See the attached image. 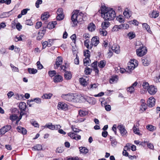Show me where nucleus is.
Returning a JSON list of instances; mask_svg holds the SVG:
<instances>
[{
    "label": "nucleus",
    "instance_id": "34",
    "mask_svg": "<svg viewBox=\"0 0 160 160\" xmlns=\"http://www.w3.org/2000/svg\"><path fill=\"white\" fill-rule=\"evenodd\" d=\"M52 95V94L51 93L45 94L42 96V98L43 99H49L51 98Z\"/></svg>",
    "mask_w": 160,
    "mask_h": 160
},
{
    "label": "nucleus",
    "instance_id": "3",
    "mask_svg": "<svg viewBox=\"0 0 160 160\" xmlns=\"http://www.w3.org/2000/svg\"><path fill=\"white\" fill-rule=\"evenodd\" d=\"M137 54L138 56L142 57L147 52V49L146 47L143 46H140L136 50Z\"/></svg>",
    "mask_w": 160,
    "mask_h": 160
},
{
    "label": "nucleus",
    "instance_id": "1",
    "mask_svg": "<svg viewBox=\"0 0 160 160\" xmlns=\"http://www.w3.org/2000/svg\"><path fill=\"white\" fill-rule=\"evenodd\" d=\"M102 16L105 20H112L114 19L116 16L115 11L112 9H108L105 10H102Z\"/></svg>",
    "mask_w": 160,
    "mask_h": 160
},
{
    "label": "nucleus",
    "instance_id": "25",
    "mask_svg": "<svg viewBox=\"0 0 160 160\" xmlns=\"http://www.w3.org/2000/svg\"><path fill=\"white\" fill-rule=\"evenodd\" d=\"M79 81L81 84L84 87L87 86L88 83L86 79L83 78H80L79 79Z\"/></svg>",
    "mask_w": 160,
    "mask_h": 160
},
{
    "label": "nucleus",
    "instance_id": "62",
    "mask_svg": "<svg viewBox=\"0 0 160 160\" xmlns=\"http://www.w3.org/2000/svg\"><path fill=\"white\" fill-rule=\"evenodd\" d=\"M100 34L101 35L103 36H105L107 34V32L104 29V30H102V31H100Z\"/></svg>",
    "mask_w": 160,
    "mask_h": 160
},
{
    "label": "nucleus",
    "instance_id": "28",
    "mask_svg": "<svg viewBox=\"0 0 160 160\" xmlns=\"http://www.w3.org/2000/svg\"><path fill=\"white\" fill-rule=\"evenodd\" d=\"M146 128L150 131H153L156 129L155 127L151 125H148L146 127Z\"/></svg>",
    "mask_w": 160,
    "mask_h": 160
},
{
    "label": "nucleus",
    "instance_id": "35",
    "mask_svg": "<svg viewBox=\"0 0 160 160\" xmlns=\"http://www.w3.org/2000/svg\"><path fill=\"white\" fill-rule=\"evenodd\" d=\"M34 101L37 103H40L41 102V99L39 98H35L33 99L28 100V102H31Z\"/></svg>",
    "mask_w": 160,
    "mask_h": 160
},
{
    "label": "nucleus",
    "instance_id": "43",
    "mask_svg": "<svg viewBox=\"0 0 160 160\" xmlns=\"http://www.w3.org/2000/svg\"><path fill=\"white\" fill-rule=\"evenodd\" d=\"M92 71V69L88 67H86L85 69L84 72L85 74L89 75Z\"/></svg>",
    "mask_w": 160,
    "mask_h": 160
},
{
    "label": "nucleus",
    "instance_id": "27",
    "mask_svg": "<svg viewBox=\"0 0 160 160\" xmlns=\"http://www.w3.org/2000/svg\"><path fill=\"white\" fill-rule=\"evenodd\" d=\"M53 125H52L51 123H47L45 125L42 126L43 128H48L51 130H53Z\"/></svg>",
    "mask_w": 160,
    "mask_h": 160
},
{
    "label": "nucleus",
    "instance_id": "44",
    "mask_svg": "<svg viewBox=\"0 0 160 160\" xmlns=\"http://www.w3.org/2000/svg\"><path fill=\"white\" fill-rule=\"evenodd\" d=\"M58 16L57 17V20L60 21L62 20L64 18V15L63 14H57Z\"/></svg>",
    "mask_w": 160,
    "mask_h": 160
},
{
    "label": "nucleus",
    "instance_id": "18",
    "mask_svg": "<svg viewBox=\"0 0 160 160\" xmlns=\"http://www.w3.org/2000/svg\"><path fill=\"white\" fill-rule=\"evenodd\" d=\"M57 24L56 21L52 22H49L47 25V27L50 29H51L54 28L55 27V26Z\"/></svg>",
    "mask_w": 160,
    "mask_h": 160
},
{
    "label": "nucleus",
    "instance_id": "61",
    "mask_svg": "<svg viewBox=\"0 0 160 160\" xmlns=\"http://www.w3.org/2000/svg\"><path fill=\"white\" fill-rule=\"evenodd\" d=\"M37 64L38 67V68L39 69H41L43 68V66L42 64L40 63V61H38L37 62Z\"/></svg>",
    "mask_w": 160,
    "mask_h": 160
},
{
    "label": "nucleus",
    "instance_id": "60",
    "mask_svg": "<svg viewBox=\"0 0 160 160\" xmlns=\"http://www.w3.org/2000/svg\"><path fill=\"white\" fill-rule=\"evenodd\" d=\"M98 86V83H94L92 84L90 86V89H95Z\"/></svg>",
    "mask_w": 160,
    "mask_h": 160
},
{
    "label": "nucleus",
    "instance_id": "37",
    "mask_svg": "<svg viewBox=\"0 0 160 160\" xmlns=\"http://www.w3.org/2000/svg\"><path fill=\"white\" fill-rule=\"evenodd\" d=\"M88 102L90 104H94L96 102V100L94 98L91 97L89 98V99H88Z\"/></svg>",
    "mask_w": 160,
    "mask_h": 160
},
{
    "label": "nucleus",
    "instance_id": "31",
    "mask_svg": "<svg viewBox=\"0 0 160 160\" xmlns=\"http://www.w3.org/2000/svg\"><path fill=\"white\" fill-rule=\"evenodd\" d=\"M42 146L40 144L36 145L32 148V150L34 151H40L42 149Z\"/></svg>",
    "mask_w": 160,
    "mask_h": 160
},
{
    "label": "nucleus",
    "instance_id": "20",
    "mask_svg": "<svg viewBox=\"0 0 160 160\" xmlns=\"http://www.w3.org/2000/svg\"><path fill=\"white\" fill-rule=\"evenodd\" d=\"M142 62L144 66H148L149 64L150 61L147 58L142 57Z\"/></svg>",
    "mask_w": 160,
    "mask_h": 160
},
{
    "label": "nucleus",
    "instance_id": "17",
    "mask_svg": "<svg viewBox=\"0 0 160 160\" xmlns=\"http://www.w3.org/2000/svg\"><path fill=\"white\" fill-rule=\"evenodd\" d=\"M18 107L21 111H25L26 108V105L24 102H21L19 104Z\"/></svg>",
    "mask_w": 160,
    "mask_h": 160
},
{
    "label": "nucleus",
    "instance_id": "7",
    "mask_svg": "<svg viewBox=\"0 0 160 160\" xmlns=\"http://www.w3.org/2000/svg\"><path fill=\"white\" fill-rule=\"evenodd\" d=\"M99 38L97 36L93 37L92 39L91 43L90 44V48H91L93 45L94 46H96L99 43Z\"/></svg>",
    "mask_w": 160,
    "mask_h": 160
},
{
    "label": "nucleus",
    "instance_id": "58",
    "mask_svg": "<svg viewBox=\"0 0 160 160\" xmlns=\"http://www.w3.org/2000/svg\"><path fill=\"white\" fill-rule=\"evenodd\" d=\"M42 25V23L41 22H37L35 26V28L36 29H39L40 28Z\"/></svg>",
    "mask_w": 160,
    "mask_h": 160
},
{
    "label": "nucleus",
    "instance_id": "54",
    "mask_svg": "<svg viewBox=\"0 0 160 160\" xmlns=\"http://www.w3.org/2000/svg\"><path fill=\"white\" fill-rule=\"evenodd\" d=\"M64 150L62 147H60L57 148L56 151V152L57 153H61Z\"/></svg>",
    "mask_w": 160,
    "mask_h": 160
},
{
    "label": "nucleus",
    "instance_id": "39",
    "mask_svg": "<svg viewBox=\"0 0 160 160\" xmlns=\"http://www.w3.org/2000/svg\"><path fill=\"white\" fill-rule=\"evenodd\" d=\"M28 71L30 74H35L37 72V70L33 68H28Z\"/></svg>",
    "mask_w": 160,
    "mask_h": 160
},
{
    "label": "nucleus",
    "instance_id": "4",
    "mask_svg": "<svg viewBox=\"0 0 160 160\" xmlns=\"http://www.w3.org/2000/svg\"><path fill=\"white\" fill-rule=\"evenodd\" d=\"M61 97L64 100L69 101H74L75 97L72 94H62Z\"/></svg>",
    "mask_w": 160,
    "mask_h": 160
},
{
    "label": "nucleus",
    "instance_id": "12",
    "mask_svg": "<svg viewBox=\"0 0 160 160\" xmlns=\"http://www.w3.org/2000/svg\"><path fill=\"white\" fill-rule=\"evenodd\" d=\"M46 30L45 29H43L42 30L41 29L38 32V35L37 37V40H40L42 38L44 34L46 33Z\"/></svg>",
    "mask_w": 160,
    "mask_h": 160
},
{
    "label": "nucleus",
    "instance_id": "50",
    "mask_svg": "<svg viewBox=\"0 0 160 160\" xmlns=\"http://www.w3.org/2000/svg\"><path fill=\"white\" fill-rule=\"evenodd\" d=\"M56 71H55L53 70L49 71L48 74L51 77H52L56 75Z\"/></svg>",
    "mask_w": 160,
    "mask_h": 160
},
{
    "label": "nucleus",
    "instance_id": "63",
    "mask_svg": "<svg viewBox=\"0 0 160 160\" xmlns=\"http://www.w3.org/2000/svg\"><path fill=\"white\" fill-rule=\"evenodd\" d=\"M25 23L28 25H33V23L30 19L27 20L25 21Z\"/></svg>",
    "mask_w": 160,
    "mask_h": 160
},
{
    "label": "nucleus",
    "instance_id": "38",
    "mask_svg": "<svg viewBox=\"0 0 160 160\" xmlns=\"http://www.w3.org/2000/svg\"><path fill=\"white\" fill-rule=\"evenodd\" d=\"M159 14L158 12L156 11H153L152 12L150 17L152 18H156L159 16Z\"/></svg>",
    "mask_w": 160,
    "mask_h": 160
},
{
    "label": "nucleus",
    "instance_id": "24",
    "mask_svg": "<svg viewBox=\"0 0 160 160\" xmlns=\"http://www.w3.org/2000/svg\"><path fill=\"white\" fill-rule=\"evenodd\" d=\"M64 75L65 78L67 80H69L71 78L72 75L70 72L65 71Z\"/></svg>",
    "mask_w": 160,
    "mask_h": 160
},
{
    "label": "nucleus",
    "instance_id": "57",
    "mask_svg": "<svg viewBox=\"0 0 160 160\" xmlns=\"http://www.w3.org/2000/svg\"><path fill=\"white\" fill-rule=\"evenodd\" d=\"M142 86L143 87V88L146 89L149 86V84L148 82H144L142 83Z\"/></svg>",
    "mask_w": 160,
    "mask_h": 160
},
{
    "label": "nucleus",
    "instance_id": "9",
    "mask_svg": "<svg viewBox=\"0 0 160 160\" xmlns=\"http://www.w3.org/2000/svg\"><path fill=\"white\" fill-rule=\"evenodd\" d=\"M58 109L66 110L68 108V105L63 102H59L58 105Z\"/></svg>",
    "mask_w": 160,
    "mask_h": 160
},
{
    "label": "nucleus",
    "instance_id": "53",
    "mask_svg": "<svg viewBox=\"0 0 160 160\" xmlns=\"http://www.w3.org/2000/svg\"><path fill=\"white\" fill-rule=\"evenodd\" d=\"M10 66L12 68V70L14 72H18V68L16 67H15L13 64H11Z\"/></svg>",
    "mask_w": 160,
    "mask_h": 160
},
{
    "label": "nucleus",
    "instance_id": "8",
    "mask_svg": "<svg viewBox=\"0 0 160 160\" xmlns=\"http://www.w3.org/2000/svg\"><path fill=\"white\" fill-rule=\"evenodd\" d=\"M147 103L149 107L152 108L155 105V99L153 97H151L148 99Z\"/></svg>",
    "mask_w": 160,
    "mask_h": 160
},
{
    "label": "nucleus",
    "instance_id": "16",
    "mask_svg": "<svg viewBox=\"0 0 160 160\" xmlns=\"http://www.w3.org/2000/svg\"><path fill=\"white\" fill-rule=\"evenodd\" d=\"M17 129L18 132L23 134H25L27 133V130L24 128L18 126L17 128Z\"/></svg>",
    "mask_w": 160,
    "mask_h": 160
},
{
    "label": "nucleus",
    "instance_id": "48",
    "mask_svg": "<svg viewBox=\"0 0 160 160\" xmlns=\"http://www.w3.org/2000/svg\"><path fill=\"white\" fill-rule=\"evenodd\" d=\"M26 114V113L24 112H23V111H20V115L19 117H18L17 122H18L21 119L22 116L24 115H25Z\"/></svg>",
    "mask_w": 160,
    "mask_h": 160
},
{
    "label": "nucleus",
    "instance_id": "30",
    "mask_svg": "<svg viewBox=\"0 0 160 160\" xmlns=\"http://www.w3.org/2000/svg\"><path fill=\"white\" fill-rule=\"evenodd\" d=\"M95 25L93 23H91L89 24L88 28L89 31L92 32L95 30Z\"/></svg>",
    "mask_w": 160,
    "mask_h": 160
},
{
    "label": "nucleus",
    "instance_id": "22",
    "mask_svg": "<svg viewBox=\"0 0 160 160\" xmlns=\"http://www.w3.org/2000/svg\"><path fill=\"white\" fill-rule=\"evenodd\" d=\"M83 61L84 64L85 66H89L91 63L90 58H84Z\"/></svg>",
    "mask_w": 160,
    "mask_h": 160
},
{
    "label": "nucleus",
    "instance_id": "42",
    "mask_svg": "<svg viewBox=\"0 0 160 160\" xmlns=\"http://www.w3.org/2000/svg\"><path fill=\"white\" fill-rule=\"evenodd\" d=\"M90 52L88 50H85L84 51V55L86 57V58H90Z\"/></svg>",
    "mask_w": 160,
    "mask_h": 160
},
{
    "label": "nucleus",
    "instance_id": "19",
    "mask_svg": "<svg viewBox=\"0 0 160 160\" xmlns=\"http://www.w3.org/2000/svg\"><path fill=\"white\" fill-rule=\"evenodd\" d=\"M118 79V75L112 76L109 80L110 83H113L114 82H116Z\"/></svg>",
    "mask_w": 160,
    "mask_h": 160
},
{
    "label": "nucleus",
    "instance_id": "5",
    "mask_svg": "<svg viewBox=\"0 0 160 160\" xmlns=\"http://www.w3.org/2000/svg\"><path fill=\"white\" fill-rule=\"evenodd\" d=\"M11 128L10 125H7L2 127L0 129V135H2L9 131Z\"/></svg>",
    "mask_w": 160,
    "mask_h": 160
},
{
    "label": "nucleus",
    "instance_id": "26",
    "mask_svg": "<svg viewBox=\"0 0 160 160\" xmlns=\"http://www.w3.org/2000/svg\"><path fill=\"white\" fill-rule=\"evenodd\" d=\"M143 28H144L148 32L151 33L152 31L150 30V26L147 23H143L142 24Z\"/></svg>",
    "mask_w": 160,
    "mask_h": 160
},
{
    "label": "nucleus",
    "instance_id": "59",
    "mask_svg": "<svg viewBox=\"0 0 160 160\" xmlns=\"http://www.w3.org/2000/svg\"><path fill=\"white\" fill-rule=\"evenodd\" d=\"M78 18V23L80 22V24H82L83 22V21L84 20V18L85 17L84 16H82V17H79Z\"/></svg>",
    "mask_w": 160,
    "mask_h": 160
},
{
    "label": "nucleus",
    "instance_id": "15",
    "mask_svg": "<svg viewBox=\"0 0 160 160\" xmlns=\"http://www.w3.org/2000/svg\"><path fill=\"white\" fill-rule=\"evenodd\" d=\"M53 81L55 82H58L62 81L63 78L62 76L60 75H56L53 78Z\"/></svg>",
    "mask_w": 160,
    "mask_h": 160
},
{
    "label": "nucleus",
    "instance_id": "21",
    "mask_svg": "<svg viewBox=\"0 0 160 160\" xmlns=\"http://www.w3.org/2000/svg\"><path fill=\"white\" fill-rule=\"evenodd\" d=\"M110 140L111 142V144L112 146L113 147H115L118 143L116 141V140L110 136Z\"/></svg>",
    "mask_w": 160,
    "mask_h": 160
},
{
    "label": "nucleus",
    "instance_id": "29",
    "mask_svg": "<svg viewBox=\"0 0 160 160\" xmlns=\"http://www.w3.org/2000/svg\"><path fill=\"white\" fill-rule=\"evenodd\" d=\"M106 62L105 60H101L98 63V67L101 68H103L106 65Z\"/></svg>",
    "mask_w": 160,
    "mask_h": 160
},
{
    "label": "nucleus",
    "instance_id": "46",
    "mask_svg": "<svg viewBox=\"0 0 160 160\" xmlns=\"http://www.w3.org/2000/svg\"><path fill=\"white\" fill-rule=\"evenodd\" d=\"M30 122L32 125L34 126L35 127H38L39 125L38 124L34 119H32L30 121Z\"/></svg>",
    "mask_w": 160,
    "mask_h": 160
},
{
    "label": "nucleus",
    "instance_id": "41",
    "mask_svg": "<svg viewBox=\"0 0 160 160\" xmlns=\"http://www.w3.org/2000/svg\"><path fill=\"white\" fill-rule=\"evenodd\" d=\"M133 132L134 133L138 135H141L139 132V129H138V128H137L135 125H134L133 127Z\"/></svg>",
    "mask_w": 160,
    "mask_h": 160
},
{
    "label": "nucleus",
    "instance_id": "49",
    "mask_svg": "<svg viewBox=\"0 0 160 160\" xmlns=\"http://www.w3.org/2000/svg\"><path fill=\"white\" fill-rule=\"evenodd\" d=\"M10 118L11 120H17L18 118V116L16 114L12 115L10 116Z\"/></svg>",
    "mask_w": 160,
    "mask_h": 160
},
{
    "label": "nucleus",
    "instance_id": "33",
    "mask_svg": "<svg viewBox=\"0 0 160 160\" xmlns=\"http://www.w3.org/2000/svg\"><path fill=\"white\" fill-rule=\"evenodd\" d=\"M102 26L103 29H106L109 26V23L107 21L102 22Z\"/></svg>",
    "mask_w": 160,
    "mask_h": 160
},
{
    "label": "nucleus",
    "instance_id": "52",
    "mask_svg": "<svg viewBox=\"0 0 160 160\" xmlns=\"http://www.w3.org/2000/svg\"><path fill=\"white\" fill-rule=\"evenodd\" d=\"M42 3V0H37L35 3V6L37 8H38L39 7V5L41 4Z\"/></svg>",
    "mask_w": 160,
    "mask_h": 160
},
{
    "label": "nucleus",
    "instance_id": "10",
    "mask_svg": "<svg viewBox=\"0 0 160 160\" xmlns=\"http://www.w3.org/2000/svg\"><path fill=\"white\" fill-rule=\"evenodd\" d=\"M148 93L151 95H154L157 92V89L154 86L151 85L149 86V88H148Z\"/></svg>",
    "mask_w": 160,
    "mask_h": 160
},
{
    "label": "nucleus",
    "instance_id": "11",
    "mask_svg": "<svg viewBox=\"0 0 160 160\" xmlns=\"http://www.w3.org/2000/svg\"><path fill=\"white\" fill-rule=\"evenodd\" d=\"M63 59L62 57L58 56L56 59V62L55 63V65L56 66V67L54 66V68L57 69L62 64V62Z\"/></svg>",
    "mask_w": 160,
    "mask_h": 160
},
{
    "label": "nucleus",
    "instance_id": "55",
    "mask_svg": "<svg viewBox=\"0 0 160 160\" xmlns=\"http://www.w3.org/2000/svg\"><path fill=\"white\" fill-rule=\"evenodd\" d=\"M68 135L70 136L71 138L74 139L75 136L76 135V134L74 132H69L68 133Z\"/></svg>",
    "mask_w": 160,
    "mask_h": 160
},
{
    "label": "nucleus",
    "instance_id": "23",
    "mask_svg": "<svg viewBox=\"0 0 160 160\" xmlns=\"http://www.w3.org/2000/svg\"><path fill=\"white\" fill-rule=\"evenodd\" d=\"M49 13L48 12H45L44 14H42L41 16L42 20H47L49 17Z\"/></svg>",
    "mask_w": 160,
    "mask_h": 160
},
{
    "label": "nucleus",
    "instance_id": "56",
    "mask_svg": "<svg viewBox=\"0 0 160 160\" xmlns=\"http://www.w3.org/2000/svg\"><path fill=\"white\" fill-rule=\"evenodd\" d=\"M127 91L130 92V93H132L134 91V88H133L131 86L127 88Z\"/></svg>",
    "mask_w": 160,
    "mask_h": 160
},
{
    "label": "nucleus",
    "instance_id": "32",
    "mask_svg": "<svg viewBox=\"0 0 160 160\" xmlns=\"http://www.w3.org/2000/svg\"><path fill=\"white\" fill-rule=\"evenodd\" d=\"M78 114L81 117H84L88 114V112L82 110H80L78 111Z\"/></svg>",
    "mask_w": 160,
    "mask_h": 160
},
{
    "label": "nucleus",
    "instance_id": "36",
    "mask_svg": "<svg viewBox=\"0 0 160 160\" xmlns=\"http://www.w3.org/2000/svg\"><path fill=\"white\" fill-rule=\"evenodd\" d=\"M79 149L80 152L82 153L86 154L88 152V149L85 147H81L79 148Z\"/></svg>",
    "mask_w": 160,
    "mask_h": 160
},
{
    "label": "nucleus",
    "instance_id": "14",
    "mask_svg": "<svg viewBox=\"0 0 160 160\" xmlns=\"http://www.w3.org/2000/svg\"><path fill=\"white\" fill-rule=\"evenodd\" d=\"M135 68V65L133 63L129 62L128 63V66L127 69L129 71V73L131 72V71L133 70Z\"/></svg>",
    "mask_w": 160,
    "mask_h": 160
},
{
    "label": "nucleus",
    "instance_id": "51",
    "mask_svg": "<svg viewBox=\"0 0 160 160\" xmlns=\"http://www.w3.org/2000/svg\"><path fill=\"white\" fill-rule=\"evenodd\" d=\"M112 49L113 51L116 53H118L119 52V48L117 47L115 48L114 46H112Z\"/></svg>",
    "mask_w": 160,
    "mask_h": 160
},
{
    "label": "nucleus",
    "instance_id": "2",
    "mask_svg": "<svg viewBox=\"0 0 160 160\" xmlns=\"http://www.w3.org/2000/svg\"><path fill=\"white\" fill-rule=\"evenodd\" d=\"M79 12V10H75L72 12L71 18L72 21L73 22L74 25L73 27L77 25L78 23V14Z\"/></svg>",
    "mask_w": 160,
    "mask_h": 160
},
{
    "label": "nucleus",
    "instance_id": "47",
    "mask_svg": "<svg viewBox=\"0 0 160 160\" xmlns=\"http://www.w3.org/2000/svg\"><path fill=\"white\" fill-rule=\"evenodd\" d=\"M89 40L88 39H87L85 40L84 42V44L85 46L86 47V48L88 49H90V46H89Z\"/></svg>",
    "mask_w": 160,
    "mask_h": 160
},
{
    "label": "nucleus",
    "instance_id": "13",
    "mask_svg": "<svg viewBox=\"0 0 160 160\" xmlns=\"http://www.w3.org/2000/svg\"><path fill=\"white\" fill-rule=\"evenodd\" d=\"M12 11L13 10H12L9 12H3L0 15V18H3L9 17L14 12Z\"/></svg>",
    "mask_w": 160,
    "mask_h": 160
},
{
    "label": "nucleus",
    "instance_id": "45",
    "mask_svg": "<svg viewBox=\"0 0 160 160\" xmlns=\"http://www.w3.org/2000/svg\"><path fill=\"white\" fill-rule=\"evenodd\" d=\"M128 36L130 39H131L134 38L135 36V34L133 32H130L128 34Z\"/></svg>",
    "mask_w": 160,
    "mask_h": 160
},
{
    "label": "nucleus",
    "instance_id": "6",
    "mask_svg": "<svg viewBox=\"0 0 160 160\" xmlns=\"http://www.w3.org/2000/svg\"><path fill=\"white\" fill-rule=\"evenodd\" d=\"M117 128L119 130L120 133L122 136L126 135L127 133V132L125 129L124 126L122 125H119Z\"/></svg>",
    "mask_w": 160,
    "mask_h": 160
},
{
    "label": "nucleus",
    "instance_id": "40",
    "mask_svg": "<svg viewBox=\"0 0 160 160\" xmlns=\"http://www.w3.org/2000/svg\"><path fill=\"white\" fill-rule=\"evenodd\" d=\"M147 104L146 103H142L141 105V110L142 111H145L147 108L148 106Z\"/></svg>",
    "mask_w": 160,
    "mask_h": 160
},
{
    "label": "nucleus",
    "instance_id": "64",
    "mask_svg": "<svg viewBox=\"0 0 160 160\" xmlns=\"http://www.w3.org/2000/svg\"><path fill=\"white\" fill-rule=\"evenodd\" d=\"M74 62L75 64H78L79 63V58L77 54L76 55V57L74 59Z\"/></svg>",
    "mask_w": 160,
    "mask_h": 160
}]
</instances>
